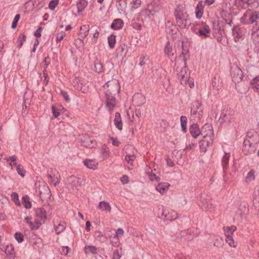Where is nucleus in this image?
I'll list each match as a JSON object with an SVG mask.
<instances>
[{"label":"nucleus","instance_id":"1","mask_svg":"<svg viewBox=\"0 0 259 259\" xmlns=\"http://www.w3.org/2000/svg\"><path fill=\"white\" fill-rule=\"evenodd\" d=\"M105 97L106 107L109 111L114 109L116 105L115 96L118 94L120 87L118 80L113 79L108 81L103 86Z\"/></svg>","mask_w":259,"mask_h":259},{"label":"nucleus","instance_id":"2","mask_svg":"<svg viewBox=\"0 0 259 259\" xmlns=\"http://www.w3.org/2000/svg\"><path fill=\"white\" fill-rule=\"evenodd\" d=\"M240 22L243 25H249L251 31L252 37L258 35L259 31V12L246 11L240 19Z\"/></svg>","mask_w":259,"mask_h":259},{"label":"nucleus","instance_id":"3","mask_svg":"<svg viewBox=\"0 0 259 259\" xmlns=\"http://www.w3.org/2000/svg\"><path fill=\"white\" fill-rule=\"evenodd\" d=\"M203 110V106L200 102L198 101L193 102L191 106V114L193 116V119L195 118L200 119L202 116Z\"/></svg>","mask_w":259,"mask_h":259},{"label":"nucleus","instance_id":"4","mask_svg":"<svg viewBox=\"0 0 259 259\" xmlns=\"http://www.w3.org/2000/svg\"><path fill=\"white\" fill-rule=\"evenodd\" d=\"M231 75L232 81L236 84L242 80L243 76L241 69L235 64L231 67Z\"/></svg>","mask_w":259,"mask_h":259},{"label":"nucleus","instance_id":"5","mask_svg":"<svg viewBox=\"0 0 259 259\" xmlns=\"http://www.w3.org/2000/svg\"><path fill=\"white\" fill-rule=\"evenodd\" d=\"M199 206L202 210L211 211L213 206L209 199V197L205 193H201L199 196Z\"/></svg>","mask_w":259,"mask_h":259},{"label":"nucleus","instance_id":"6","mask_svg":"<svg viewBox=\"0 0 259 259\" xmlns=\"http://www.w3.org/2000/svg\"><path fill=\"white\" fill-rule=\"evenodd\" d=\"M234 113L231 110H223L222 111L219 121L221 124L230 123L233 118Z\"/></svg>","mask_w":259,"mask_h":259},{"label":"nucleus","instance_id":"7","mask_svg":"<svg viewBox=\"0 0 259 259\" xmlns=\"http://www.w3.org/2000/svg\"><path fill=\"white\" fill-rule=\"evenodd\" d=\"M200 135L206 139L213 140L214 134L212 125L208 123L205 124L201 128Z\"/></svg>","mask_w":259,"mask_h":259},{"label":"nucleus","instance_id":"8","mask_svg":"<svg viewBox=\"0 0 259 259\" xmlns=\"http://www.w3.org/2000/svg\"><path fill=\"white\" fill-rule=\"evenodd\" d=\"M192 30L200 36L208 37L210 34V29L209 26L204 23L199 25V28H192Z\"/></svg>","mask_w":259,"mask_h":259},{"label":"nucleus","instance_id":"9","mask_svg":"<svg viewBox=\"0 0 259 259\" xmlns=\"http://www.w3.org/2000/svg\"><path fill=\"white\" fill-rule=\"evenodd\" d=\"M38 192L40 198L42 200H47L51 196V192L49 187L46 184L39 186Z\"/></svg>","mask_w":259,"mask_h":259},{"label":"nucleus","instance_id":"10","mask_svg":"<svg viewBox=\"0 0 259 259\" xmlns=\"http://www.w3.org/2000/svg\"><path fill=\"white\" fill-rule=\"evenodd\" d=\"M244 141L248 144H251L255 146L258 141L257 133L254 131H248Z\"/></svg>","mask_w":259,"mask_h":259},{"label":"nucleus","instance_id":"11","mask_svg":"<svg viewBox=\"0 0 259 259\" xmlns=\"http://www.w3.org/2000/svg\"><path fill=\"white\" fill-rule=\"evenodd\" d=\"M67 182L72 188H77V187L81 186L82 185L83 182L80 180V178L74 176H71L67 179Z\"/></svg>","mask_w":259,"mask_h":259},{"label":"nucleus","instance_id":"12","mask_svg":"<svg viewBox=\"0 0 259 259\" xmlns=\"http://www.w3.org/2000/svg\"><path fill=\"white\" fill-rule=\"evenodd\" d=\"M133 102L137 106H141L146 102L145 97L140 93H136L133 97Z\"/></svg>","mask_w":259,"mask_h":259},{"label":"nucleus","instance_id":"13","mask_svg":"<svg viewBox=\"0 0 259 259\" xmlns=\"http://www.w3.org/2000/svg\"><path fill=\"white\" fill-rule=\"evenodd\" d=\"M213 140L206 139L205 138H202V139L200 141L199 144V148L201 152H205L207 149V148L209 146H211L213 143Z\"/></svg>","mask_w":259,"mask_h":259},{"label":"nucleus","instance_id":"14","mask_svg":"<svg viewBox=\"0 0 259 259\" xmlns=\"http://www.w3.org/2000/svg\"><path fill=\"white\" fill-rule=\"evenodd\" d=\"M256 150V147L255 146L252 145L251 144L245 143V141H244L242 151L245 155L250 154L254 153Z\"/></svg>","mask_w":259,"mask_h":259},{"label":"nucleus","instance_id":"15","mask_svg":"<svg viewBox=\"0 0 259 259\" xmlns=\"http://www.w3.org/2000/svg\"><path fill=\"white\" fill-rule=\"evenodd\" d=\"M5 252L7 259H15L16 255L14 252V247L12 244L6 246Z\"/></svg>","mask_w":259,"mask_h":259},{"label":"nucleus","instance_id":"16","mask_svg":"<svg viewBox=\"0 0 259 259\" xmlns=\"http://www.w3.org/2000/svg\"><path fill=\"white\" fill-rule=\"evenodd\" d=\"M212 86L214 90L218 91L222 88V81H221L220 76L215 74L212 80Z\"/></svg>","mask_w":259,"mask_h":259},{"label":"nucleus","instance_id":"17","mask_svg":"<svg viewBox=\"0 0 259 259\" xmlns=\"http://www.w3.org/2000/svg\"><path fill=\"white\" fill-rule=\"evenodd\" d=\"M190 133L192 137L196 138L201 134V131L197 123L192 124L190 127Z\"/></svg>","mask_w":259,"mask_h":259},{"label":"nucleus","instance_id":"18","mask_svg":"<svg viewBox=\"0 0 259 259\" xmlns=\"http://www.w3.org/2000/svg\"><path fill=\"white\" fill-rule=\"evenodd\" d=\"M164 53L170 59L174 56V51L172 47L170 45L169 41H167L164 48Z\"/></svg>","mask_w":259,"mask_h":259},{"label":"nucleus","instance_id":"19","mask_svg":"<svg viewBox=\"0 0 259 259\" xmlns=\"http://www.w3.org/2000/svg\"><path fill=\"white\" fill-rule=\"evenodd\" d=\"M123 22L120 19H115L111 25V28L114 30H119L123 27Z\"/></svg>","mask_w":259,"mask_h":259},{"label":"nucleus","instance_id":"20","mask_svg":"<svg viewBox=\"0 0 259 259\" xmlns=\"http://www.w3.org/2000/svg\"><path fill=\"white\" fill-rule=\"evenodd\" d=\"M116 7L120 13H124L125 12V10L127 7V2L117 0L116 1Z\"/></svg>","mask_w":259,"mask_h":259},{"label":"nucleus","instance_id":"21","mask_svg":"<svg viewBox=\"0 0 259 259\" xmlns=\"http://www.w3.org/2000/svg\"><path fill=\"white\" fill-rule=\"evenodd\" d=\"M203 9L204 7L203 6L202 2L201 1L199 2L196 6L195 11L196 17L197 18L200 19L202 17Z\"/></svg>","mask_w":259,"mask_h":259},{"label":"nucleus","instance_id":"22","mask_svg":"<svg viewBox=\"0 0 259 259\" xmlns=\"http://www.w3.org/2000/svg\"><path fill=\"white\" fill-rule=\"evenodd\" d=\"M114 121L116 127L118 130H121L122 128V123L121 121L120 114L119 112H116L115 113Z\"/></svg>","mask_w":259,"mask_h":259},{"label":"nucleus","instance_id":"23","mask_svg":"<svg viewBox=\"0 0 259 259\" xmlns=\"http://www.w3.org/2000/svg\"><path fill=\"white\" fill-rule=\"evenodd\" d=\"M98 208L101 209L102 211H107L110 212L111 207L109 205V203L106 201H101L98 206Z\"/></svg>","mask_w":259,"mask_h":259},{"label":"nucleus","instance_id":"24","mask_svg":"<svg viewBox=\"0 0 259 259\" xmlns=\"http://www.w3.org/2000/svg\"><path fill=\"white\" fill-rule=\"evenodd\" d=\"M170 185L167 183H160L156 186V190L161 194H163L167 190Z\"/></svg>","mask_w":259,"mask_h":259},{"label":"nucleus","instance_id":"25","mask_svg":"<svg viewBox=\"0 0 259 259\" xmlns=\"http://www.w3.org/2000/svg\"><path fill=\"white\" fill-rule=\"evenodd\" d=\"M232 35L236 41L241 37V34L240 32V29L239 26H236L232 28Z\"/></svg>","mask_w":259,"mask_h":259},{"label":"nucleus","instance_id":"26","mask_svg":"<svg viewBox=\"0 0 259 259\" xmlns=\"http://www.w3.org/2000/svg\"><path fill=\"white\" fill-rule=\"evenodd\" d=\"M88 2L85 0H80L77 4L78 14H80L84 10V8L87 6Z\"/></svg>","mask_w":259,"mask_h":259},{"label":"nucleus","instance_id":"27","mask_svg":"<svg viewBox=\"0 0 259 259\" xmlns=\"http://www.w3.org/2000/svg\"><path fill=\"white\" fill-rule=\"evenodd\" d=\"M84 164L89 168L95 169L97 168V163L96 162L92 160L85 159L83 161Z\"/></svg>","mask_w":259,"mask_h":259},{"label":"nucleus","instance_id":"28","mask_svg":"<svg viewBox=\"0 0 259 259\" xmlns=\"http://www.w3.org/2000/svg\"><path fill=\"white\" fill-rule=\"evenodd\" d=\"M84 252L85 254L92 253L95 254L97 253V249L95 246L86 245L84 247Z\"/></svg>","mask_w":259,"mask_h":259},{"label":"nucleus","instance_id":"29","mask_svg":"<svg viewBox=\"0 0 259 259\" xmlns=\"http://www.w3.org/2000/svg\"><path fill=\"white\" fill-rule=\"evenodd\" d=\"M22 204L24 205V207L26 209L30 208L32 206V203L29 201V197L26 195L23 196L22 198Z\"/></svg>","mask_w":259,"mask_h":259},{"label":"nucleus","instance_id":"30","mask_svg":"<svg viewBox=\"0 0 259 259\" xmlns=\"http://www.w3.org/2000/svg\"><path fill=\"white\" fill-rule=\"evenodd\" d=\"M190 232L191 231L189 230H184L181 232V236L184 238V240L190 241L193 239V236L189 234Z\"/></svg>","mask_w":259,"mask_h":259},{"label":"nucleus","instance_id":"31","mask_svg":"<svg viewBox=\"0 0 259 259\" xmlns=\"http://www.w3.org/2000/svg\"><path fill=\"white\" fill-rule=\"evenodd\" d=\"M35 213L37 217L41 219H46V211L43 207L37 208Z\"/></svg>","mask_w":259,"mask_h":259},{"label":"nucleus","instance_id":"32","mask_svg":"<svg viewBox=\"0 0 259 259\" xmlns=\"http://www.w3.org/2000/svg\"><path fill=\"white\" fill-rule=\"evenodd\" d=\"M230 155L229 154L225 153L223 157L222 163L224 170L228 168Z\"/></svg>","mask_w":259,"mask_h":259},{"label":"nucleus","instance_id":"33","mask_svg":"<svg viewBox=\"0 0 259 259\" xmlns=\"http://www.w3.org/2000/svg\"><path fill=\"white\" fill-rule=\"evenodd\" d=\"M182 131L185 133L187 132V118L185 116H182L180 118Z\"/></svg>","mask_w":259,"mask_h":259},{"label":"nucleus","instance_id":"34","mask_svg":"<svg viewBox=\"0 0 259 259\" xmlns=\"http://www.w3.org/2000/svg\"><path fill=\"white\" fill-rule=\"evenodd\" d=\"M255 171L253 169H251L245 178V181L246 182H250L255 179Z\"/></svg>","mask_w":259,"mask_h":259},{"label":"nucleus","instance_id":"35","mask_svg":"<svg viewBox=\"0 0 259 259\" xmlns=\"http://www.w3.org/2000/svg\"><path fill=\"white\" fill-rule=\"evenodd\" d=\"M90 30L89 26L86 25H83L80 28V34H83V38L86 37Z\"/></svg>","mask_w":259,"mask_h":259},{"label":"nucleus","instance_id":"36","mask_svg":"<svg viewBox=\"0 0 259 259\" xmlns=\"http://www.w3.org/2000/svg\"><path fill=\"white\" fill-rule=\"evenodd\" d=\"M108 42L110 49H113L116 42V37L114 35L111 34L108 37Z\"/></svg>","mask_w":259,"mask_h":259},{"label":"nucleus","instance_id":"37","mask_svg":"<svg viewBox=\"0 0 259 259\" xmlns=\"http://www.w3.org/2000/svg\"><path fill=\"white\" fill-rule=\"evenodd\" d=\"M236 227L235 226H232L231 227H224V230L225 232V235H232L233 233L236 231Z\"/></svg>","mask_w":259,"mask_h":259},{"label":"nucleus","instance_id":"38","mask_svg":"<svg viewBox=\"0 0 259 259\" xmlns=\"http://www.w3.org/2000/svg\"><path fill=\"white\" fill-rule=\"evenodd\" d=\"M11 198L15 205L17 206H20L21 205L20 202L19 200L18 194L16 192H13L11 194Z\"/></svg>","mask_w":259,"mask_h":259},{"label":"nucleus","instance_id":"39","mask_svg":"<svg viewBox=\"0 0 259 259\" xmlns=\"http://www.w3.org/2000/svg\"><path fill=\"white\" fill-rule=\"evenodd\" d=\"M94 70L98 73H100L103 70V65L98 60H96L94 63Z\"/></svg>","mask_w":259,"mask_h":259},{"label":"nucleus","instance_id":"40","mask_svg":"<svg viewBox=\"0 0 259 259\" xmlns=\"http://www.w3.org/2000/svg\"><path fill=\"white\" fill-rule=\"evenodd\" d=\"M252 85L253 90L259 92V77H256L253 79Z\"/></svg>","mask_w":259,"mask_h":259},{"label":"nucleus","instance_id":"41","mask_svg":"<svg viewBox=\"0 0 259 259\" xmlns=\"http://www.w3.org/2000/svg\"><path fill=\"white\" fill-rule=\"evenodd\" d=\"M248 210L246 207V204L245 203H241L238 207V213L240 215H242V213H244Z\"/></svg>","mask_w":259,"mask_h":259},{"label":"nucleus","instance_id":"42","mask_svg":"<svg viewBox=\"0 0 259 259\" xmlns=\"http://www.w3.org/2000/svg\"><path fill=\"white\" fill-rule=\"evenodd\" d=\"M16 170L18 174L22 177H24L25 176L26 171L24 169L23 167L21 164L17 165Z\"/></svg>","mask_w":259,"mask_h":259},{"label":"nucleus","instance_id":"43","mask_svg":"<svg viewBox=\"0 0 259 259\" xmlns=\"http://www.w3.org/2000/svg\"><path fill=\"white\" fill-rule=\"evenodd\" d=\"M253 203L259 204V187L255 188L253 194Z\"/></svg>","mask_w":259,"mask_h":259},{"label":"nucleus","instance_id":"44","mask_svg":"<svg viewBox=\"0 0 259 259\" xmlns=\"http://www.w3.org/2000/svg\"><path fill=\"white\" fill-rule=\"evenodd\" d=\"M135 159V156L134 154H127L125 156V161L131 165H133V161Z\"/></svg>","mask_w":259,"mask_h":259},{"label":"nucleus","instance_id":"45","mask_svg":"<svg viewBox=\"0 0 259 259\" xmlns=\"http://www.w3.org/2000/svg\"><path fill=\"white\" fill-rule=\"evenodd\" d=\"M188 21H189L187 19H183L182 18H179V19L177 20V23L181 27L185 28Z\"/></svg>","mask_w":259,"mask_h":259},{"label":"nucleus","instance_id":"46","mask_svg":"<svg viewBox=\"0 0 259 259\" xmlns=\"http://www.w3.org/2000/svg\"><path fill=\"white\" fill-rule=\"evenodd\" d=\"M188 53H189L188 50L183 49L182 52L181 53V54L180 55V58L183 61L184 65H187V63H186L187 58L186 57V55Z\"/></svg>","mask_w":259,"mask_h":259},{"label":"nucleus","instance_id":"47","mask_svg":"<svg viewBox=\"0 0 259 259\" xmlns=\"http://www.w3.org/2000/svg\"><path fill=\"white\" fill-rule=\"evenodd\" d=\"M118 50H119V52L120 53V54L121 55H125L127 52L126 45H125L124 44L121 45L119 47Z\"/></svg>","mask_w":259,"mask_h":259},{"label":"nucleus","instance_id":"48","mask_svg":"<svg viewBox=\"0 0 259 259\" xmlns=\"http://www.w3.org/2000/svg\"><path fill=\"white\" fill-rule=\"evenodd\" d=\"M226 242L229 244V245L231 247H235L236 246L235 245H234V240L233 239V237L231 235H226Z\"/></svg>","mask_w":259,"mask_h":259},{"label":"nucleus","instance_id":"49","mask_svg":"<svg viewBox=\"0 0 259 259\" xmlns=\"http://www.w3.org/2000/svg\"><path fill=\"white\" fill-rule=\"evenodd\" d=\"M26 36L24 34H21L18 38V42L19 43L18 47L20 48L23 44V42L26 40Z\"/></svg>","mask_w":259,"mask_h":259},{"label":"nucleus","instance_id":"50","mask_svg":"<svg viewBox=\"0 0 259 259\" xmlns=\"http://www.w3.org/2000/svg\"><path fill=\"white\" fill-rule=\"evenodd\" d=\"M15 238L16 240L19 242L21 243L24 240V236L20 232H16L15 235Z\"/></svg>","mask_w":259,"mask_h":259},{"label":"nucleus","instance_id":"51","mask_svg":"<svg viewBox=\"0 0 259 259\" xmlns=\"http://www.w3.org/2000/svg\"><path fill=\"white\" fill-rule=\"evenodd\" d=\"M20 16L19 14H16L13 19L11 28L12 29H15L17 27V25L18 23V22L20 19Z\"/></svg>","mask_w":259,"mask_h":259},{"label":"nucleus","instance_id":"52","mask_svg":"<svg viewBox=\"0 0 259 259\" xmlns=\"http://www.w3.org/2000/svg\"><path fill=\"white\" fill-rule=\"evenodd\" d=\"M178 78L180 79L181 83L182 84H186L189 80V75H183L182 76H178Z\"/></svg>","mask_w":259,"mask_h":259},{"label":"nucleus","instance_id":"53","mask_svg":"<svg viewBox=\"0 0 259 259\" xmlns=\"http://www.w3.org/2000/svg\"><path fill=\"white\" fill-rule=\"evenodd\" d=\"M59 0H52L49 4V8L51 10H54L55 8L58 4Z\"/></svg>","mask_w":259,"mask_h":259},{"label":"nucleus","instance_id":"54","mask_svg":"<svg viewBox=\"0 0 259 259\" xmlns=\"http://www.w3.org/2000/svg\"><path fill=\"white\" fill-rule=\"evenodd\" d=\"M187 70H188V67L187 66V65H184L183 67L182 68L180 72L178 73V76H182L183 75H189V73H187Z\"/></svg>","mask_w":259,"mask_h":259},{"label":"nucleus","instance_id":"55","mask_svg":"<svg viewBox=\"0 0 259 259\" xmlns=\"http://www.w3.org/2000/svg\"><path fill=\"white\" fill-rule=\"evenodd\" d=\"M65 229V227L61 224H59L55 227V230L57 234H60Z\"/></svg>","mask_w":259,"mask_h":259},{"label":"nucleus","instance_id":"56","mask_svg":"<svg viewBox=\"0 0 259 259\" xmlns=\"http://www.w3.org/2000/svg\"><path fill=\"white\" fill-rule=\"evenodd\" d=\"M148 57L147 56H143L140 57L139 58V65L140 66H143L144 65L146 64V61L148 60Z\"/></svg>","mask_w":259,"mask_h":259},{"label":"nucleus","instance_id":"57","mask_svg":"<svg viewBox=\"0 0 259 259\" xmlns=\"http://www.w3.org/2000/svg\"><path fill=\"white\" fill-rule=\"evenodd\" d=\"M133 6L131 8L132 10L138 8L141 4V0H133V2L131 3Z\"/></svg>","mask_w":259,"mask_h":259},{"label":"nucleus","instance_id":"58","mask_svg":"<svg viewBox=\"0 0 259 259\" xmlns=\"http://www.w3.org/2000/svg\"><path fill=\"white\" fill-rule=\"evenodd\" d=\"M221 17L225 20V18L228 19L230 17V14L226 10H222L220 13Z\"/></svg>","mask_w":259,"mask_h":259},{"label":"nucleus","instance_id":"59","mask_svg":"<svg viewBox=\"0 0 259 259\" xmlns=\"http://www.w3.org/2000/svg\"><path fill=\"white\" fill-rule=\"evenodd\" d=\"M52 112H53V116L55 118H57L59 116V115H60V112L59 111V109H57L55 107V106H52Z\"/></svg>","mask_w":259,"mask_h":259},{"label":"nucleus","instance_id":"60","mask_svg":"<svg viewBox=\"0 0 259 259\" xmlns=\"http://www.w3.org/2000/svg\"><path fill=\"white\" fill-rule=\"evenodd\" d=\"M47 177L50 182L52 183H54L55 185H57L59 183V181L58 180H57L56 181H55V178H54V176H52L51 174H48Z\"/></svg>","mask_w":259,"mask_h":259},{"label":"nucleus","instance_id":"61","mask_svg":"<svg viewBox=\"0 0 259 259\" xmlns=\"http://www.w3.org/2000/svg\"><path fill=\"white\" fill-rule=\"evenodd\" d=\"M24 220H25V222L27 224L29 225L30 229L34 228V227H33V222H32L31 221V218H30L29 217H26L25 218Z\"/></svg>","mask_w":259,"mask_h":259},{"label":"nucleus","instance_id":"62","mask_svg":"<svg viewBox=\"0 0 259 259\" xmlns=\"http://www.w3.org/2000/svg\"><path fill=\"white\" fill-rule=\"evenodd\" d=\"M121 255L118 250L116 249L114 251L112 255V259H120Z\"/></svg>","mask_w":259,"mask_h":259},{"label":"nucleus","instance_id":"63","mask_svg":"<svg viewBox=\"0 0 259 259\" xmlns=\"http://www.w3.org/2000/svg\"><path fill=\"white\" fill-rule=\"evenodd\" d=\"M149 177L151 180H156L157 182H159L160 181V178L159 177H157L155 174L151 173L149 175Z\"/></svg>","mask_w":259,"mask_h":259},{"label":"nucleus","instance_id":"64","mask_svg":"<svg viewBox=\"0 0 259 259\" xmlns=\"http://www.w3.org/2000/svg\"><path fill=\"white\" fill-rule=\"evenodd\" d=\"M69 250V248L68 246H63L60 251L62 254L66 255L68 254Z\"/></svg>","mask_w":259,"mask_h":259}]
</instances>
